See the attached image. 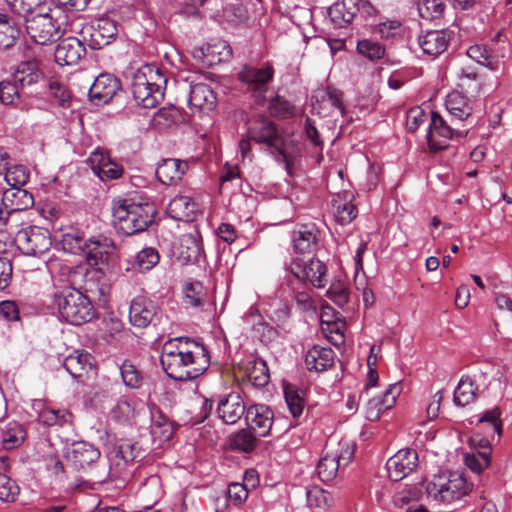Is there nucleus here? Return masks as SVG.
<instances>
[{
    "instance_id": "f03ea898",
    "label": "nucleus",
    "mask_w": 512,
    "mask_h": 512,
    "mask_svg": "<svg viewBox=\"0 0 512 512\" xmlns=\"http://www.w3.org/2000/svg\"><path fill=\"white\" fill-rule=\"evenodd\" d=\"M156 214L155 204L139 194L113 201V222L117 231L123 235L129 236L146 230Z\"/></svg>"
},
{
    "instance_id": "4c0bfd02",
    "label": "nucleus",
    "mask_w": 512,
    "mask_h": 512,
    "mask_svg": "<svg viewBox=\"0 0 512 512\" xmlns=\"http://www.w3.org/2000/svg\"><path fill=\"white\" fill-rule=\"evenodd\" d=\"M26 438L24 427L16 422H8L1 431V443L4 449L12 450L20 446Z\"/></svg>"
},
{
    "instance_id": "4be33fe9",
    "label": "nucleus",
    "mask_w": 512,
    "mask_h": 512,
    "mask_svg": "<svg viewBox=\"0 0 512 512\" xmlns=\"http://www.w3.org/2000/svg\"><path fill=\"white\" fill-rule=\"evenodd\" d=\"M114 242L103 235L93 236L87 239L85 255L87 262L91 266H98L108 262L110 255L114 252Z\"/></svg>"
},
{
    "instance_id": "37998d69",
    "label": "nucleus",
    "mask_w": 512,
    "mask_h": 512,
    "mask_svg": "<svg viewBox=\"0 0 512 512\" xmlns=\"http://www.w3.org/2000/svg\"><path fill=\"white\" fill-rule=\"evenodd\" d=\"M18 88L31 86L39 81L41 73L33 63H22L12 75Z\"/></svg>"
},
{
    "instance_id": "0e129e2a",
    "label": "nucleus",
    "mask_w": 512,
    "mask_h": 512,
    "mask_svg": "<svg viewBox=\"0 0 512 512\" xmlns=\"http://www.w3.org/2000/svg\"><path fill=\"white\" fill-rule=\"evenodd\" d=\"M304 130L306 138L311 142V144L319 150L320 158H323L322 149H323V140L320 137V134L314 124V122L310 118H306L304 124Z\"/></svg>"
},
{
    "instance_id": "7c9ffc66",
    "label": "nucleus",
    "mask_w": 512,
    "mask_h": 512,
    "mask_svg": "<svg viewBox=\"0 0 512 512\" xmlns=\"http://www.w3.org/2000/svg\"><path fill=\"white\" fill-rule=\"evenodd\" d=\"M191 109L208 112L216 106V95L206 83H195L190 86L188 98Z\"/></svg>"
},
{
    "instance_id": "393cba45",
    "label": "nucleus",
    "mask_w": 512,
    "mask_h": 512,
    "mask_svg": "<svg viewBox=\"0 0 512 512\" xmlns=\"http://www.w3.org/2000/svg\"><path fill=\"white\" fill-rule=\"evenodd\" d=\"M177 260L183 264H193L200 261L203 254V246L199 235L183 234L175 247Z\"/></svg>"
},
{
    "instance_id": "6e6552de",
    "label": "nucleus",
    "mask_w": 512,
    "mask_h": 512,
    "mask_svg": "<svg viewBox=\"0 0 512 512\" xmlns=\"http://www.w3.org/2000/svg\"><path fill=\"white\" fill-rule=\"evenodd\" d=\"M247 136L256 143L263 144L276 153L275 159L285 164L289 171L290 163L284 150V142L276 125L267 118H259L254 121L247 130Z\"/></svg>"
},
{
    "instance_id": "ddd939ff",
    "label": "nucleus",
    "mask_w": 512,
    "mask_h": 512,
    "mask_svg": "<svg viewBox=\"0 0 512 512\" xmlns=\"http://www.w3.org/2000/svg\"><path fill=\"white\" fill-rule=\"evenodd\" d=\"M501 411L495 407L493 409L485 411L478 419V424L482 426L486 436L484 438L480 435L475 434L471 437L470 442L473 446L479 447L480 452H488L490 454L491 444L489 437L492 439L495 436H500L502 431V422L500 420Z\"/></svg>"
},
{
    "instance_id": "8fccbe9b",
    "label": "nucleus",
    "mask_w": 512,
    "mask_h": 512,
    "mask_svg": "<svg viewBox=\"0 0 512 512\" xmlns=\"http://www.w3.org/2000/svg\"><path fill=\"white\" fill-rule=\"evenodd\" d=\"M445 4L442 0H420L418 12L423 19L434 20L442 16Z\"/></svg>"
},
{
    "instance_id": "dca6fc26",
    "label": "nucleus",
    "mask_w": 512,
    "mask_h": 512,
    "mask_svg": "<svg viewBox=\"0 0 512 512\" xmlns=\"http://www.w3.org/2000/svg\"><path fill=\"white\" fill-rule=\"evenodd\" d=\"M417 465V452L413 449H401L388 459L386 468L391 480L400 481L409 475Z\"/></svg>"
},
{
    "instance_id": "aec40b11",
    "label": "nucleus",
    "mask_w": 512,
    "mask_h": 512,
    "mask_svg": "<svg viewBox=\"0 0 512 512\" xmlns=\"http://www.w3.org/2000/svg\"><path fill=\"white\" fill-rule=\"evenodd\" d=\"M87 163L93 173L103 181L118 179L123 173L122 166L113 162L108 154L99 147L90 154Z\"/></svg>"
},
{
    "instance_id": "13d9d810",
    "label": "nucleus",
    "mask_w": 512,
    "mask_h": 512,
    "mask_svg": "<svg viewBox=\"0 0 512 512\" xmlns=\"http://www.w3.org/2000/svg\"><path fill=\"white\" fill-rule=\"evenodd\" d=\"M285 400L291 415L298 418L303 413L304 400L294 389H285Z\"/></svg>"
},
{
    "instance_id": "f3484780",
    "label": "nucleus",
    "mask_w": 512,
    "mask_h": 512,
    "mask_svg": "<svg viewBox=\"0 0 512 512\" xmlns=\"http://www.w3.org/2000/svg\"><path fill=\"white\" fill-rule=\"evenodd\" d=\"M158 317V307L150 299L137 296L130 304L129 321L132 326L137 328H145L150 324H155Z\"/></svg>"
},
{
    "instance_id": "72a5a7b5",
    "label": "nucleus",
    "mask_w": 512,
    "mask_h": 512,
    "mask_svg": "<svg viewBox=\"0 0 512 512\" xmlns=\"http://www.w3.org/2000/svg\"><path fill=\"white\" fill-rule=\"evenodd\" d=\"M188 169V164L179 159H164L156 168V176L165 185L176 184Z\"/></svg>"
},
{
    "instance_id": "e2e57ef3",
    "label": "nucleus",
    "mask_w": 512,
    "mask_h": 512,
    "mask_svg": "<svg viewBox=\"0 0 512 512\" xmlns=\"http://www.w3.org/2000/svg\"><path fill=\"white\" fill-rule=\"evenodd\" d=\"M297 284L299 285L298 288L293 286V281H290V283H289L292 290L294 291V297H295L297 304L305 310L312 308L313 300L310 296L307 285L303 284V283H297Z\"/></svg>"
},
{
    "instance_id": "ea45409f",
    "label": "nucleus",
    "mask_w": 512,
    "mask_h": 512,
    "mask_svg": "<svg viewBox=\"0 0 512 512\" xmlns=\"http://www.w3.org/2000/svg\"><path fill=\"white\" fill-rule=\"evenodd\" d=\"M86 241L87 239L78 230L70 228L61 235L59 244L65 252L82 254L85 250Z\"/></svg>"
},
{
    "instance_id": "cd10ccee",
    "label": "nucleus",
    "mask_w": 512,
    "mask_h": 512,
    "mask_svg": "<svg viewBox=\"0 0 512 512\" xmlns=\"http://www.w3.org/2000/svg\"><path fill=\"white\" fill-rule=\"evenodd\" d=\"M120 89L119 80L110 74H100L89 89V97L97 104L108 103Z\"/></svg>"
},
{
    "instance_id": "0eeeda50",
    "label": "nucleus",
    "mask_w": 512,
    "mask_h": 512,
    "mask_svg": "<svg viewBox=\"0 0 512 512\" xmlns=\"http://www.w3.org/2000/svg\"><path fill=\"white\" fill-rule=\"evenodd\" d=\"M275 74L271 62H264L260 66L244 65L238 73V80L246 87L257 104L264 103L269 84Z\"/></svg>"
},
{
    "instance_id": "f704fd0d",
    "label": "nucleus",
    "mask_w": 512,
    "mask_h": 512,
    "mask_svg": "<svg viewBox=\"0 0 512 512\" xmlns=\"http://www.w3.org/2000/svg\"><path fill=\"white\" fill-rule=\"evenodd\" d=\"M196 205L188 196L174 197L168 204L166 212L174 220L189 222L194 219Z\"/></svg>"
},
{
    "instance_id": "603ef678",
    "label": "nucleus",
    "mask_w": 512,
    "mask_h": 512,
    "mask_svg": "<svg viewBox=\"0 0 512 512\" xmlns=\"http://www.w3.org/2000/svg\"><path fill=\"white\" fill-rule=\"evenodd\" d=\"M357 51L368 59L375 60L384 56L385 48L377 41L363 39L358 41Z\"/></svg>"
},
{
    "instance_id": "6e6d98bb",
    "label": "nucleus",
    "mask_w": 512,
    "mask_h": 512,
    "mask_svg": "<svg viewBox=\"0 0 512 512\" xmlns=\"http://www.w3.org/2000/svg\"><path fill=\"white\" fill-rule=\"evenodd\" d=\"M306 498L310 507L321 509L326 508L331 500L330 494L317 486L307 489Z\"/></svg>"
},
{
    "instance_id": "774afa93",
    "label": "nucleus",
    "mask_w": 512,
    "mask_h": 512,
    "mask_svg": "<svg viewBox=\"0 0 512 512\" xmlns=\"http://www.w3.org/2000/svg\"><path fill=\"white\" fill-rule=\"evenodd\" d=\"M227 493L230 501L236 505L243 503L248 497V490L245 485L237 482L228 486Z\"/></svg>"
},
{
    "instance_id": "a211bd4d",
    "label": "nucleus",
    "mask_w": 512,
    "mask_h": 512,
    "mask_svg": "<svg viewBox=\"0 0 512 512\" xmlns=\"http://www.w3.org/2000/svg\"><path fill=\"white\" fill-rule=\"evenodd\" d=\"M245 420L253 433L266 437L272 429L274 413L264 404H254L247 408Z\"/></svg>"
},
{
    "instance_id": "09e8293b",
    "label": "nucleus",
    "mask_w": 512,
    "mask_h": 512,
    "mask_svg": "<svg viewBox=\"0 0 512 512\" xmlns=\"http://www.w3.org/2000/svg\"><path fill=\"white\" fill-rule=\"evenodd\" d=\"M256 445V438L251 430L242 429L230 439V446L238 451L251 452Z\"/></svg>"
},
{
    "instance_id": "b1692460",
    "label": "nucleus",
    "mask_w": 512,
    "mask_h": 512,
    "mask_svg": "<svg viewBox=\"0 0 512 512\" xmlns=\"http://www.w3.org/2000/svg\"><path fill=\"white\" fill-rule=\"evenodd\" d=\"M86 49L76 37L63 39L56 47L54 58L60 66H73L85 56Z\"/></svg>"
},
{
    "instance_id": "4d7b16f0",
    "label": "nucleus",
    "mask_w": 512,
    "mask_h": 512,
    "mask_svg": "<svg viewBox=\"0 0 512 512\" xmlns=\"http://www.w3.org/2000/svg\"><path fill=\"white\" fill-rule=\"evenodd\" d=\"M6 2L11 10L25 16L28 13L42 10L41 5L45 0H6Z\"/></svg>"
},
{
    "instance_id": "9d476101",
    "label": "nucleus",
    "mask_w": 512,
    "mask_h": 512,
    "mask_svg": "<svg viewBox=\"0 0 512 512\" xmlns=\"http://www.w3.org/2000/svg\"><path fill=\"white\" fill-rule=\"evenodd\" d=\"M287 270L295 277L297 283L306 284L309 282L316 288H323L326 285V265L316 258L307 261L296 257L291 260Z\"/></svg>"
},
{
    "instance_id": "49530a36",
    "label": "nucleus",
    "mask_w": 512,
    "mask_h": 512,
    "mask_svg": "<svg viewBox=\"0 0 512 512\" xmlns=\"http://www.w3.org/2000/svg\"><path fill=\"white\" fill-rule=\"evenodd\" d=\"M3 175L7 184L16 189L28 182L30 173L24 165L17 164L8 166Z\"/></svg>"
},
{
    "instance_id": "c85d7f7f",
    "label": "nucleus",
    "mask_w": 512,
    "mask_h": 512,
    "mask_svg": "<svg viewBox=\"0 0 512 512\" xmlns=\"http://www.w3.org/2000/svg\"><path fill=\"white\" fill-rule=\"evenodd\" d=\"M353 199L354 194L349 190L341 191L333 197V213L339 224L347 225L356 218L357 209L353 204Z\"/></svg>"
},
{
    "instance_id": "a19ab883",
    "label": "nucleus",
    "mask_w": 512,
    "mask_h": 512,
    "mask_svg": "<svg viewBox=\"0 0 512 512\" xmlns=\"http://www.w3.org/2000/svg\"><path fill=\"white\" fill-rule=\"evenodd\" d=\"M340 469L339 462H337L335 456L327 448L325 455L319 460L316 467L319 478L323 482H330L337 477Z\"/></svg>"
},
{
    "instance_id": "7ed1b4c3",
    "label": "nucleus",
    "mask_w": 512,
    "mask_h": 512,
    "mask_svg": "<svg viewBox=\"0 0 512 512\" xmlns=\"http://www.w3.org/2000/svg\"><path fill=\"white\" fill-rule=\"evenodd\" d=\"M23 17L27 34L40 45L59 40L66 32L69 23L67 12L59 6L49 8L46 12L37 10Z\"/></svg>"
},
{
    "instance_id": "2eb2a0df",
    "label": "nucleus",
    "mask_w": 512,
    "mask_h": 512,
    "mask_svg": "<svg viewBox=\"0 0 512 512\" xmlns=\"http://www.w3.org/2000/svg\"><path fill=\"white\" fill-rule=\"evenodd\" d=\"M84 39L88 38L89 46L98 50L107 46L117 35L116 23L109 18H99L82 31Z\"/></svg>"
},
{
    "instance_id": "680f3d73",
    "label": "nucleus",
    "mask_w": 512,
    "mask_h": 512,
    "mask_svg": "<svg viewBox=\"0 0 512 512\" xmlns=\"http://www.w3.org/2000/svg\"><path fill=\"white\" fill-rule=\"evenodd\" d=\"M270 113L277 117H286L293 113V106L281 96L274 97L269 104Z\"/></svg>"
},
{
    "instance_id": "a18cd8bd",
    "label": "nucleus",
    "mask_w": 512,
    "mask_h": 512,
    "mask_svg": "<svg viewBox=\"0 0 512 512\" xmlns=\"http://www.w3.org/2000/svg\"><path fill=\"white\" fill-rule=\"evenodd\" d=\"M467 56L480 65L494 71L498 68L499 61L484 46L472 45L467 50Z\"/></svg>"
},
{
    "instance_id": "5701e85b",
    "label": "nucleus",
    "mask_w": 512,
    "mask_h": 512,
    "mask_svg": "<svg viewBox=\"0 0 512 512\" xmlns=\"http://www.w3.org/2000/svg\"><path fill=\"white\" fill-rule=\"evenodd\" d=\"M100 451L86 441H74L67 447L65 457L76 469H84L95 463L100 457Z\"/></svg>"
},
{
    "instance_id": "5fc2aeb1",
    "label": "nucleus",
    "mask_w": 512,
    "mask_h": 512,
    "mask_svg": "<svg viewBox=\"0 0 512 512\" xmlns=\"http://www.w3.org/2000/svg\"><path fill=\"white\" fill-rule=\"evenodd\" d=\"M20 98L19 88L14 79L0 81V102L12 105Z\"/></svg>"
},
{
    "instance_id": "e433bc0d",
    "label": "nucleus",
    "mask_w": 512,
    "mask_h": 512,
    "mask_svg": "<svg viewBox=\"0 0 512 512\" xmlns=\"http://www.w3.org/2000/svg\"><path fill=\"white\" fill-rule=\"evenodd\" d=\"M242 320L244 323L252 325L253 331L259 335L262 342L270 341L276 335V330L263 321L261 314L256 308L251 307L242 316Z\"/></svg>"
},
{
    "instance_id": "c03bdc74",
    "label": "nucleus",
    "mask_w": 512,
    "mask_h": 512,
    "mask_svg": "<svg viewBox=\"0 0 512 512\" xmlns=\"http://www.w3.org/2000/svg\"><path fill=\"white\" fill-rule=\"evenodd\" d=\"M475 392L476 388L472 379L468 376H463L454 390L453 401L458 406H466L474 400Z\"/></svg>"
},
{
    "instance_id": "a878e982",
    "label": "nucleus",
    "mask_w": 512,
    "mask_h": 512,
    "mask_svg": "<svg viewBox=\"0 0 512 512\" xmlns=\"http://www.w3.org/2000/svg\"><path fill=\"white\" fill-rule=\"evenodd\" d=\"M319 240V230L315 224H300L292 233L293 248L301 254H311L316 251Z\"/></svg>"
},
{
    "instance_id": "6ab92c4d",
    "label": "nucleus",
    "mask_w": 512,
    "mask_h": 512,
    "mask_svg": "<svg viewBox=\"0 0 512 512\" xmlns=\"http://www.w3.org/2000/svg\"><path fill=\"white\" fill-rule=\"evenodd\" d=\"M401 391V385L399 383H393L388 386L381 396L369 399L365 406L366 419L372 422L379 420L384 411L394 406Z\"/></svg>"
},
{
    "instance_id": "39448f33",
    "label": "nucleus",
    "mask_w": 512,
    "mask_h": 512,
    "mask_svg": "<svg viewBox=\"0 0 512 512\" xmlns=\"http://www.w3.org/2000/svg\"><path fill=\"white\" fill-rule=\"evenodd\" d=\"M52 303L60 320L71 325H82L95 317V309L90 299L72 287L56 292Z\"/></svg>"
},
{
    "instance_id": "de8ad7c7",
    "label": "nucleus",
    "mask_w": 512,
    "mask_h": 512,
    "mask_svg": "<svg viewBox=\"0 0 512 512\" xmlns=\"http://www.w3.org/2000/svg\"><path fill=\"white\" fill-rule=\"evenodd\" d=\"M120 374L124 385L131 389H137L142 384V375L134 364L124 361L119 366Z\"/></svg>"
},
{
    "instance_id": "473e14b6",
    "label": "nucleus",
    "mask_w": 512,
    "mask_h": 512,
    "mask_svg": "<svg viewBox=\"0 0 512 512\" xmlns=\"http://www.w3.org/2000/svg\"><path fill=\"white\" fill-rule=\"evenodd\" d=\"M64 368L77 381L83 382L93 369L92 356L88 352L74 351L64 359Z\"/></svg>"
},
{
    "instance_id": "bb28decb",
    "label": "nucleus",
    "mask_w": 512,
    "mask_h": 512,
    "mask_svg": "<svg viewBox=\"0 0 512 512\" xmlns=\"http://www.w3.org/2000/svg\"><path fill=\"white\" fill-rule=\"evenodd\" d=\"M242 397L238 393H230L222 398L217 405V414L225 424L237 423L246 412Z\"/></svg>"
},
{
    "instance_id": "58836bf2",
    "label": "nucleus",
    "mask_w": 512,
    "mask_h": 512,
    "mask_svg": "<svg viewBox=\"0 0 512 512\" xmlns=\"http://www.w3.org/2000/svg\"><path fill=\"white\" fill-rule=\"evenodd\" d=\"M184 303L187 307L201 310L207 302V293L199 281L186 283L183 289Z\"/></svg>"
},
{
    "instance_id": "69168bd1",
    "label": "nucleus",
    "mask_w": 512,
    "mask_h": 512,
    "mask_svg": "<svg viewBox=\"0 0 512 512\" xmlns=\"http://www.w3.org/2000/svg\"><path fill=\"white\" fill-rule=\"evenodd\" d=\"M49 90L50 94L58 101V103L61 106H69L70 95L65 89V87L58 80H49Z\"/></svg>"
},
{
    "instance_id": "bf43d9fd",
    "label": "nucleus",
    "mask_w": 512,
    "mask_h": 512,
    "mask_svg": "<svg viewBox=\"0 0 512 512\" xmlns=\"http://www.w3.org/2000/svg\"><path fill=\"white\" fill-rule=\"evenodd\" d=\"M329 450L335 456L341 468H345L351 462L355 453L354 445L348 442L339 443L338 448Z\"/></svg>"
},
{
    "instance_id": "412c9836",
    "label": "nucleus",
    "mask_w": 512,
    "mask_h": 512,
    "mask_svg": "<svg viewBox=\"0 0 512 512\" xmlns=\"http://www.w3.org/2000/svg\"><path fill=\"white\" fill-rule=\"evenodd\" d=\"M31 408L37 415L38 421L45 426L64 427L71 426L73 423V415L67 409L49 407L40 399L33 400Z\"/></svg>"
},
{
    "instance_id": "338daca9",
    "label": "nucleus",
    "mask_w": 512,
    "mask_h": 512,
    "mask_svg": "<svg viewBox=\"0 0 512 512\" xmlns=\"http://www.w3.org/2000/svg\"><path fill=\"white\" fill-rule=\"evenodd\" d=\"M151 435L159 442L169 441L173 436V428L167 418H162V426H150Z\"/></svg>"
},
{
    "instance_id": "864d4df0",
    "label": "nucleus",
    "mask_w": 512,
    "mask_h": 512,
    "mask_svg": "<svg viewBox=\"0 0 512 512\" xmlns=\"http://www.w3.org/2000/svg\"><path fill=\"white\" fill-rule=\"evenodd\" d=\"M19 486L5 473H0V500L14 502L19 494Z\"/></svg>"
},
{
    "instance_id": "4468645a",
    "label": "nucleus",
    "mask_w": 512,
    "mask_h": 512,
    "mask_svg": "<svg viewBox=\"0 0 512 512\" xmlns=\"http://www.w3.org/2000/svg\"><path fill=\"white\" fill-rule=\"evenodd\" d=\"M445 106L453 125H459L461 128H468V126L473 125V107L467 96L461 92L453 91L447 95Z\"/></svg>"
},
{
    "instance_id": "3c124183",
    "label": "nucleus",
    "mask_w": 512,
    "mask_h": 512,
    "mask_svg": "<svg viewBox=\"0 0 512 512\" xmlns=\"http://www.w3.org/2000/svg\"><path fill=\"white\" fill-rule=\"evenodd\" d=\"M458 85L466 91H477L479 89L478 75L473 67L466 66L457 72Z\"/></svg>"
},
{
    "instance_id": "423d86ee",
    "label": "nucleus",
    "mask_w": 512,
    "mask_h": 512,
    "mask_svg": "<svg viewBox=\"0 0 512 512\" xmlns=\"http://www.w3.org/2000/svg\"><path fill=\"white\" fill-rule=\"evenodd\" d=\"M425 490L430 501L449 504L464 496L468 491V485L461 474L442 472L426 482Z\"/></svg>"
},
{
    "instance_id": "20e7f679",
    "label": "nucleus",
    "mask_w": 512,
    "mask_h": 512,
    "mask_svg": "<svg viewBox=\"0 0 512 512\" xmlns=\"http://www.w3.org/2000/svg\"><path fill=\"white\" fill-rule=\"evenodd\" d=\"M167 79L155 65H143L131 76V92L137 105L151 109L164 99Z\"/></svg>"
},
{
    "instance_id": "f257e3e1",
    "label": "nucleus",
    "mask_w": 512,
    "mask_h": 512,
    "mask_svg": "<svg viewBox=\"0 0 512 512\" xmlns=\"http://www.w3.org/2000/svg\"><path fill=\"white\" fill-rule=\"evenodd\" d=\"M160 362L166 375L176 381L192 380L210 365L208 349L189 337H178L164 343Z\"/></svg>"
},
{
    "instance_id": "052dcab7",
    "label": "nucleus",
    "mask_w": 512,
    "mask_h": 512,
    "mask_svg": "<svg viewBox=\"0 0 512 512\" xmlns=\"http://www.w3.org/2000/svg\"><path fill=\"white\" fill-rule=\"evenodd\" d=\"M465 463L473 472L480 473L490 464L489 453L478 452V454H467Z\"/></svg>"
},
{
    "instance_id": "f8f14e48",
    "label": "nucleus",
    "mask_w": 512,
    "mask_h": 512,
    "mask_svg": "<svg viewBox=\"0 0 512 512\" xmlns=\"http://www.w3.org/2000/svg\"><path fill=\"white\" fill-rule=\"evenodd\" d=\"M468 134V128H461L459 125H449L436 112L431 113L430 123L427 131V142L432 150H441L445 148L448 141L454 136L464 137Z\"/></svg>"
},
{
    "instance_id": "79ce46f5",
    "label": "nucleus",
    "mask_w": 512,
    "mask_h": 512,
    "mask_svg": "<svg viewBox=\"0 0 512 512\" xmlns=\"http://www.w3.org/2000/svg\"><path fill=\"white\" fill-rule=\"evenodd\" d=\"M19 34L15 23L6 14L0 13V50L14 46Z\"/></svg>"
},
{
    "instance_id": "9b49d317",
    "label": "nucleus",
    "mask_w": 512,
    "mask_h": 512,
    "mask_svg": "<svg viewBox=\"0 0 512 512\" xmlns=\"http://www.w3.org/2000/svg\"><path fill=\"white\" fill-rule=\"evenodd\" d=\"M18 248L26 255H42L51 245V235L45 228L39 226H27L20 229L15 237Z\"/></svg>"
},
{
    "instance_id": "1a4fd4ad",
    "label": "nucleus",
    "mask_w": 512,
    "mask_h": 512,
    "mask_svg": "<svg viewBox=\"0 0 512 512\" xmlns=\"http://www.w3.org/2000/svg\"><path fill=\"white\" fill-rule=\"evenodd\" d=\"M375 13L376 9L368 0H341L328 9L330 20L339 28L351 24L358 14L366 18Z\"/></svg>"
},
{
    "instance_id": "c9c22d12",
    "label": "nucleus",
    "mask_w": 512,
    "mask_h": 512,
    "mask_svg": "<svg viewBox=\"0 0 512 512\" xmlns=\"http://www.w3.org/2000/svg\"><path fill=\"white\" fill-rule=\"evenodd\" d=\"M160 261V255L156 248L145 247L140 250L133 258L131 267H127L126 271L134 270L145 273L154 268Z\"/></svg>"
},
{
    "instance_id": "c756f323",
    "label": "nucleus",
    "mask_w": 512,
    "mask_h": 512,
    "mask_svg": "<svg viewBox=\"0 0 512 512\" xmlns=\"http://www.w3.org/2000/svg\"><path fill=\"white\" fill-rule=\"evenodd\" d=\"M335 353L330 347L314 345L305 353V365L310 372H323L333 366Z\"/></svg>"
},
{
    "instance_id": "2f4dec72",
    "label": "nucleus",
    "mask_w": 512,
    "mask_h": 512,
    "mask_svg": "<svg viewBox=\"0 0 512 512\" xmlns=\"http://www.w3.org/2000/svg\"><path fill=\"white\" fill-rule=\"evenodd\" d=\"M450 41V35L446 30H429L419 35L418 43L422 51L430 56H438L443 53Z\"/></svg>"
}]
</instances>
